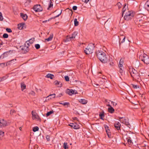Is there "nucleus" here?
<instances>
[{
	"label": "nucleus",
	"instance_id": "f257e3e1",
	"mask_svg": "<svg viewBox=\"0 0 149 149\" xmlns=\"http://www.w3.org/2000/svg\"><path fill=\"white\" fill-rule=\"evenodd\" d=\"M96 55L100 61L103 63H106L109 59L105 53L101 50H98L96 52Z\"/></svg>",
	"mask_w": 149,
	"mask_h": 149
},
{
	"label": "nucleus",
	"instance_id": "f03ea898",
	"mask_svg": "<svg viewBox=\"0 0 149 149\" xmlns=\"http://www.w3.org/2000/svg\"><path fill=\"white\" fill-rule=\"evenodd\" d=\"M131 76L133 78V80L139 81L141 80L140 73L134 68L130 69Z\"/></svg>",
	"mask_w": 149,
	"mask_h": 149
},
{
	"label": "nucleus",
	"instance_id": "7ed1b4c3",
	"mask_svg": "<svg viewBox=\"0 0 149 149\" xmlns=\"http://www.w3.org/2000/svg\"><path fill=\"white\" fill-rule=\"evenodd\" d=\"M94 47L95 46L92 43L89 44L87 47L84 50L85 53L87 54L92 53Z\"/></svg>",
	"mask_w": 149,
	"mask_h": 149
},
{
	"label": "nucleus",
	"instance_id": "20e7f679",
	"mask_svg": "<svg viewBox=\"0 0 149 149\" xmlns=\"http://www.w3.org/2000/svg\"><path fill=\"white\" fill-rule=\"evenodd\" d=\"M124 18L125 20L128 21L132 19L134 16L132 11H128L125 13Z\"/></svg>",
	"mask_w": 149,
	"mask_h": 149
},
{
	"label": "nucleus",
	"instance_id": "39448f33",
	"mask_svg": "<svg viewBox=\"0 0 149 149\" xmlns=\"http://www.w3.org/2000/svg\"><path fill=\"white\" fill-rule=\"evenodd\" d=\"M139 58L146 64H149V58L147 54L144 53L141 54L139 56Z\"/></svg>",
	"mask_w": 149,
	"mask_h": 149
},
{
	"label": "nucleus",
	"instance_id": "423d86ee",
	"mask_svg": "<svg viewBox=\"0 0 149 149\" xmlns=\"http://www.w3.org/2000/svg\"><path fill=\"white\" fill-rule=\"evenodd\" d=\"M120 122L125 124L129 128H130V124L129 123L128 119L125 117H119Z\"/></svg>",
	"mask_w": 149,
	"mask_h": 149
},
{
	"label": "nucleus",
	"instance_id": "0eeeda50",
	"mask_svg": "<svg viewBox=\"0 0 149 149\" xmlns=\"http://www.w3.org/2000/svg\"><path fill=\"white\" fill-rule=\"evenodd\" d=\"M66 93L70 95H72L74 94H77L78 93L76 90L68 89L66 90Z\"/></svg>",
	"mask_w": 149,
	"mask_h": 149
},
{
	"label": "nucleus",
	"instance_id": "6e6552de",
	"mask_svg": "<svg viewBox=\"0 0 149 149\" xmlns=\"http://www.w3.org/2000/svg\"><path fill=\"white\" fill-rule=\"evenodd\" d=\"M33 9L36 12H40L42 10V8L40 5H35L33 7Z\"/></svg>",
	"mask_w": 149,
	"mask_h": 149
},
{
	"label": "nucleus",
	"instance_id": "1a4fd4ad",
	"mask_svg": "<svg viewBox=\"0 0 149 149\" xmlns=\"http://www.w3.org/2000/svg\"><path fill=\"white\" fill-rule=\"evenodd\" d=\"M32 118L33 119H36L38 120H40V118L38 114H37L36 112H34L33 111L31 112Z\"/></svg>",
	"mask_w": 149,
	"mask_h": 149
},
{
	"label": "nucleus",
	"instance_id": "9d476101",
	"mask_svg": "<svg viewBox=\"0 0 149 149\" xmlns=\"http://www.w3.org/2000/svg\"><path fill=\"white\" fill-rule=\"evenodd\" d=\"M7 125V122L6 121L3 119H0V127H3Z\"/></svg>",
	"mask_w": 149,
	"mask_h": 149
},
{
	"label": "nucleus",
	"instance_id": "9b49d317",
	"mask_svg": "<svg viewBox=\"0 0 149 149\" xmlns=\"http://www.w3.org/2000/svg\"><path fill=\"white\" fill-rule=\"evenodd\" d=\"M69 125L75 129H78L80 128L79 125L76 123H70Z\"/></svg>",
	"mask_w": 149,
	"mask_h": 149
},
{
	"label": "nucleus",
	"instance_id": "f8f14e48",
	"mask_svg": "<svg viewBox=\"0 0 149 149\" xmlns=\"http://www.w3.org/2000/svg\"><path fill=\"white\" fill-rule=\"evenodd\" d=\"M16 59H14L13 60H11L9 61L6 63V66L9 65H11L14 64L16 63Z\"/></svg>",
	"mask_w": 149,
	"mask_h": 149
},
{
	"label": "nucleus",
	"instance_id": "ddd939ff",
	"mask_svg": "<svg viewBox=\"0 0 149 149\" xmlns=\"http://www.w3.org/2000/svg\"><path fill=\"white\" fill-rule=\"evenodd\" d=\"M8 53L7 52L3 53L0 56V59H3L7 57L8 56Z\"/></svg>",
	"mask_w": 149,
	"mask_h": 149
},
{
	"label": "nucleus",
	"instance_id": "4468645a",
	"mask_svg": "<svg viewBox=\"0 0 149 149\" xmlns=\"http://www.w3.org/2000/svg\"><path fill=\"white\" fill-rule=\"evenodd\" d=\"M114 127L116 129L118 130L120 129L121 125L119 122H116L114 125Z\"/></svg>",
	"mask_w": 149,
	"mask_h": 149
},
{
	"label": "nucleus",
	"instance_id": "2eb2a0df",
	"mask_svg": "<svg viewBox=\"0 0 149 149\" xmlns=\"http://www.w3.org/2000/svg\"><path fill=\"white\" fill-rule=\"evenodd\" d=\"M77 32H74L72 34L71 36H69L68 37L69 38L70 40H72V39H73L75 38L76 36L77 35Z\"/></svg>",
	"mask_w": 149,
	"mask_h": 149
},
{
	"label": "nucleus",
	"instance_id": "dca6fc26",
	"mask_svg": "<svg viewBox=\"0 0 149 149\" xmlns=\"http://www.w3.org/2000/svg\"><path fill=\"white\" fill-rule=\"evenodd\" d=\"M21 17L24 19V20H26L28 18L27 15L25 14L22 13H20Z\"/></svg>",
	"mask_w": 149,
	"mask_h": 149
},
{
	"label": "nucleus",
	"instance_id": "f3484780",
	"mask_svg": "<svg viewBox=\"0 0 149 149\" xmlns=\"http://www.w3.org/2000/svg\"><path fill=\"white\" fill-rule=\"evenodd\" d=\"M54 84L58 87H61L62 86V83L57 80L54 81Z\"/></svg>",
	"mask_w": 149,
	"mask_h": 149
},
{
	"label": "nucleus",
	"instance_id": "a211bd4d",
	"mask_svg": "<svg viewBox=\"0 0 149 149\" xmlns=\"http://www.w3.org/2000/svg\"><path fill=\"white\" fill-rule=\"evenodd\" d=\"M124 62H123V60L121 58L120 59L119 63V64L118 65V67L120 68H123V63Z\"/></svg>",
	"mask_w": 149,
	"mask_h": 149
},
{
	"label": "nucleus",
	"instance_id": "6ab92c4d",
	"mask_svg": "<svg viewBox=\"0 0 149 149\" xmlns=\"http://www.w3.org/2000/svg\"><path fill=\"white\" fill-rule=\"evenodd\" d=\"M79 101L82 104H86L88 102L87 100L85 99H80L79 100Z\"/></svg>",
	"mask_w": 149,
	"mask_h": 149
},
{
	"label": "nucleus",
	"instance_id": "aec40b11",
	"mask_svg": "<svg viewBox=\"0 0 149 149\" xmlns=\"http://www.w3.org/2000/svg\"><path fill=\"white\" fill-rule=\"evenodd\" d=\"M119 68V73L118 74L120 75L123 76L124 74V71L123 70L122 68Z\"/></svg>",
	"mask_w": 149,
	"mask_h": 149
},
{
	"label": "nucleus",
	"instance_id": "412c9836",
	"mask_svg": "<svg viewBox=\"0 0 149 149\" xmlns=\"http://www.w3.org/2000/svg\"><path fill=\"white\" fill-rule=\"evenodd\" d=\"M126 5H125L124 7L123 8L122 10V16H123V15L128 10V9H127V8L125 7Z\"/></svg>",
	"mask_w": 149,
	"mask_h": 149
},
{
	"label": "nucleus",
	"instance_id": "4be33fe9",
	"mask_svg": "<svg viewBox=\"0 0 149 149\" xmlns=\"http://www.w3.org/2000/svg\"><path fill=\"white\" fill-rule=\"evenodd\" d=\"M46 78H50L51 79H52L54 78V76L53 74H48L45 76Z\"/></svg>",
	"mask_w": 149,
	"mask_h": 149
},
{
	"label": "nucleus",
	"instance_id": "5701e85b",
	"mask_svg": "<svg viewBox=\"0 0 149 149\" xmlns=\"http://www.w3.org/2000/svg\"><path fill=\"white\" fill-rule=\"evenodd\" d=\"M53 4L51 0H50L49 3V6L47 8V9L49 10H51L53 8Z\"/></svg>",
	"mask_w": 149,
	"mask_h": 149
},
{
	"label": "nucleus",
	"instance_id": "b1692460",
	"mask_svg": "<svg viewBox=\"0 0 149 149\" xmlns=\"http://www.w3.org/2000/svg\"><path fill=\"white\" fill-rule=\"evenodd\" d=\"M53 37V34H50L49 37L47 39H45V41H49L51 40H52V38Z\"/></svg>",
	"mask_w": 149,
	"mask_h": 149
},
{
	"label": "nucleus",
	"instance_id": "393cba45",
	"mask_svg": "<svg viewBox=\"0 0 149 149\" xmlns=\"http://www.w3.org/2000/svg\"><path fill=\"white\" fill-rule=\"evenodd\" d=\"M108 111L109 113H113L114 111V109L112 107H111L108 108Z\"/></svg>",
	"mask_w": 149,
	"mask_h": 149
},
{
	"label": "nucleus",
	"instance_id": "a878e982",
	"mask_svg": "<svg viewBox=\"0 0 149 149\" xmlns=\"http://www.w3.org/2000/svg\"><path fill=\"white\" fill-rule=\"evenodd\" d=\"M21 87L22 91H23L26 88V86L25 84L23 83H22L21 84Z\"/></svg>",
	"mask_w": 149,
	"mask_h": 149
},
{
	"label": "nucleus",
	"instance_id": "bb28decb",
	"mask_svg": "<svg viewBox=\"0 0 149 149\" xmlns=\"http://www.w3.org/2000/svg\"><path fill=\"white\" fill-rule=\"evenodd\" d=\"M24 24L23 23H21L18 24V27L19 29L21 30L22 29L23 27Z\"/></svg>",
	"mask_w": 149,
	"mask_h": 149
},
{
	"label": "nucleus",
	"instance_id": "cd10ccee",
	"mask_svg": "<svg viewBox=\"0 0 149 149\" xmlns=\"http://www.w3.org/2000/svg\"><path fill=\"white\" fill-rule=\"evenodd\" d=\"M55 94L54 93L52 94H50L48 96L47 98H49L50 99H52L53 98H54L55 97Z\"/></svg>",
	"mask_w": 149,
	"mask_h": 149
},
{
	"label": "nucleus",
	"instance_id": "c85d7f7f",
	"mask_svg": "<svg viewBox=\"0 0 149 149\" xmlns=\"http://www.w3.org/2000/svg\"><path fill=\"white\" fill-rule=\"evenodd\" d=\"M74 25L75 26H77L79 25V22L77 21V19L75 18L74 19Z\"/></svg>",
	"mask_w": 149,
	"mask_h": 149
},
{
	"label": "nucleus",
	"instance_id": "c756f323",
	"mask_svg": "<svg viewBox=\"0 0 149 149\" xmlns=\"http://www.w3.org/2000/svg\"><path fill=\"white\" fill-rule=\"evenodd\" d=\"M62 10H61V13H60V14H58V15L56 16H54V17H52L50 19H49L48 20V21H49L50 20V19H55L57 17H59V15H61V14Z\"/></svg>",
	"mask_w": 149,
	"mask_h": 149
},
{
	"label": "nucleus",
	"instance_id": "7c9ffc66",
	"mask_svg": "<svg viewBox=\"0 0 149 149\" xmlns=\"http://www.w3.org/2000/svg\"><path fill=\"white\" fill-rule=\"evenodd\" d=\"M63 147L65 149H68V148L67 143L65 142L64 143Z\"/></svg>",
	"mask_w": 149,
	"mask_h": 149
},
{
	"label": "nucleus",
	"instance_id": "2f4dec72",
	"mask_svg": "<svg viewBox=\"0 0 149 149\" xmlns=\"http://www.w3.org/2000/svg\"><path fill=\"white\" fill-rule=\"evenodd\" d=\"M106 131L107 134V135L108 136V137L109 138H111V135L110 134V130H106Z\"/></svg>",
	"mask_w": 149,
	"mask_h": 149
},
{
	"label": "nucleus",
	"instance_id": "473e14b6",
	"mask_svg": "<svg viewBox=\"0 0 149 149\" xmlns=\"http://www.w3.org/2000/svg\"><path fill=\"white\" fill-rule=\"evenodd\" d=\"M99 116L100 119H101L102 120H103V117H104V115L103 114V113H100L99 114Z\"/></svg>",
	"mask_w": 149,
	"mask_h": 149
},
{
	"label": "nucleus",
	"instance_id": "72a5a7b5",
	"mask_svg": "<svg viewBox=\"0 0 149 149\" xmlns=\"http://www.w3.org/2000/svg\"><path fill=\"white\" fill-rule=\"evenodd\" d=\"M53 113L54 111L53 110L50 111H49L46 114V116H48Z\"/></svg>",
	"mask_w": 149,
	"mask_h": 149
},
{
	"label": "nucleus",
	"instance_id": "f704fd0d",
	"mask_svg": "<svg viewBox=\"0 0 149 149\" xmlns=\"http://www.w3.org/2000/svg\"><path fill=\"white\" fill-rule=\"evenodd\" d=\"M39 130V128L38 127L36 126L33 127V130L34 132H35L37 131H38Z\"/></svg>",
	"mask_w": 149,
	"mask_h": 149
},
{
	"label": "nucleus",
	"instance_id": "c9c22d12",
	"mask_svg": "<svg viewBox=\"0 0 149 149\" xmlns=\"http://www.w3.org/2000/svg\"><path fill=\"white\" fill-rule=\"evenodd\" d=\"M60 104H63L64 106L68 105L70 103L69 102H65L64 103H60Z\"/></svg>",
	"mask_w": 149,
	"mask_h": 149
},
{
	"label": "nucleus",
	"instance_id": "e433bc0d",
	"mask_svg": "<svg viewBox=\"0 0 149 149\" xmlns=\"http://www.w3.org/2000/svg\"><path fill=\"white\" fill-rule=\"evenodd\" d=\"M4 135V132L0 130V140H1V137L3 136Z\"/></svg>",
	"mask_w": 149,
	"mask_h": 149
},
{
	"label": "nucleus",
	"instance_id": "4c0bfd02",
	"mask_svg": "<svg viewBox=\"0 0 149 149\" xmlns=\"http://www.w3.org/2000/svg\"><path fill=\"white\" fill-rule=\"evenodd\" d=\"M35 46L37 49H39L40 47V45L38 44H36L35 45Z\"/></svg>",
	"mask_w": 149,
	"mask_h": 149
},
{
	"label": "nucleus",
	"instance_id": "58836bf2",
	"mask_svg": "<svg viewBox=\"0 0 149 149\" xmlns=\"http://www.w3.org/2000/svg\"><path fill=\"white\" fill-rule=\"evenodd\" d=\"M3 19V18L2 16V14L1 12H0V20L2 21Z\"/></svg>",
	"mask_w": 149,
	"mask_h": 149
},
{
	"label": "nucleus",
	"instance_id": "ea45409f",
	"mask_svg": "<svg viewBox=\"0 0 149 149\" xmlns=\"http://www.w3.org/2000/svg\"><path fill=\"white\" fill-rule=\"evenodd\" d=\"M35 93L33 91H31L29 93V94L33 96H34L35 95Z\"/></svg>",
	"mask_w": 149,
	"mask_h": 149
},
{
	"label": "nucleus",
	"instance_id": "a19ab883",
	"mask_svg": "<svg viewBox=\"0 0 149 149\" xmlns=\"http://www.w3.org/2000/svg\"><path fill=\"white\" fill-rule=\"evenodd\" d=\"M117 6L118 7V8L119 9L122 7V5L120 2H118L117 4Z\"/></svg>",
	"mask_w": 149,
	"mask_h": 149
},
{
	"label": "nucleus",
	"instance_id": "79ce46f5",
	"mask_svg": "<svg viewBox=\"0 0 149 149\" xmlns=\"http://www.w3.org/2000/svg\"><path fill=\"white\" fill-rule=\"evenodd\" d=\"M3 37L4 38H7L8 37V35L7 33H4L3 35Z\"/></svg>",
	"mask_w": 149,
	"mask_h": 149
},
{
	"label": "nucleus",
	"instance_id": "37998d69",
	"mask_svg": "<svg viewBox=\"0 0 149 149\" xmlns=\"http://www.w3.org/2000/svg\"><path fill=\"white\" fill-rule=\"evenodd\" d=\"M65 79L66 81H68L69 80V78L68 76H65Z\"/></svg>",
	"mask_w": 149,
	"mask_h": 149
},
{
	"label": "nucleus",
	"instance_id": "c03bdc74",
	"mask_svg": "<svg viewBox=\"0 0 149 149\" xmlns=\"http://www.w3.org/2000/svg\"><path fill=\"white\" fill-rule=\"evenodd\" d=\"M15 113V111L13 109H12L10 111V114L11 115H13V113Z\"/></svg>",
	"mask_w": 149,
	"mask_h": 149
},
{
	"label": "nucleus",
	"instance_id": "a18cd8bd",
	"mask_svg": "<svg viewBox=\"0 0 149 149\" xmlns=\"http://www.w3.org/2000/svg\"><path fill=\"white\" fill-rule=\"evenodd\" d=\"M6 31L9 33H11L12 32L11 29L9 28H7L6 29Z\"/></svg>",
	"mask_w": 149,
	"mask_h": 149
},
{
	"label": "nucleus",
	"instance_id": "49530a36",
	"mask_svg": "<svg viewBox=\"0 0 149 149\" xmlns=\"http://www.w3.org/2000/svg\"><path fill=\"white\" fill-rule=\"evenodd\" d=\"M33 40H32V39H30L29 41H28V42H29L30 44H32L33 43Z\"/></svg>",
	"mask_w": 149,
	"mask_h": 149
},
{
	"label": "nucleus",
	"instance_id": "de8ad7c7",
	"mask_svg": "<svg viewBox=\"0 0 149 149\" xmlns=\"http://www.w3.org/2000/svg\"><path fill=\"white\" fill-rule=\"evenodd\" d=\"M132 86L134 88H137L139 87L137 85L135 84H132Z\"/></svg>",
	"mask_w": 149,
	"mask_h": 149
},
{
	"label": "nucleus",
	"instance_id": "09e8293b",
	"mask_svg": "<svg viewBox=\"0 0 149 149\" xmlns=\"http://www.w3.org/2000/svg\"><path fill=\"white\" fill-rule=\"evenodd\" d=\"M47 140L48 141H50V136L49 135H47L46 137Z\"/></svg>",
	"mask_w": 149,
	"mask_h": 149
},
{
	"label": "nucleus",
	"instance_id": "8fccbe9b",
	"mask_svg": "<svg viewBox=\"0 0 149 149\" xmlns=\"http://www.w3.org/2000/svg\"><path fill=\"white\" fill-rule=\"evenodd\" d=\"M111 103L113 104V107L116 106L117 104L116 103L113 101H111Z\"/></svg>",
	"mask_w": 149,
	"mask_h": 149
},
{
	"label": "nucleus",
	"instance_id": "3c124183",
	"mask_svg": "<svg viewBox=\"0 0 149 149\" xmlns=\"http://www.w3.org/2000/svg\"><path fill=\"white\" fill-rule=\"evenodd\" d=\"M29 44H30V43L29 42H28V41H27V42H26V44H25V45H26H26H28V46H26H26H25V47H25H25L28 48V46H29Z\"/></svg>",
	"mask_w": 149,
	"mask_h": 149
},
{
	"label": "nucleus",
	"instance_id": "603ef678",
	"mask_svg": "<svg viewBox=\"0 0 149 149\" xmlns=\"http://www.w3.org/2000/svg\"><path fill=\"white\" fill-rule=\"evenodd\" d=\"M109 65L111 66H113L114 65V63L113 62L111 61L110 62V63H109Z\"/></svg>",
	"mask_w": 149,
	"mask_h": 149
},
{
	"label": "nucleus",
	"instance_id": "864d4df0",
	"mask_svg": "<svg viewBox=\"0 0 149 149\" xmlns=\"http://www.w3.org/2000/svg\"><path fill=\"white\" fill-rule=\"evenodd\" d=\"M77 7L76 6H74L72 7V9L74 10H76L77 9Z\"/></svg>",
	"mask_w": 149,
	"mask_h": 149
},
{
	"label": "nucleus",
	"instance_id": "5fc2aeb1",
	"mask_svg": "<svg viewBox=\"0 0 149 149\" xmlns=\"http://www.w3.org/2000/svg\"><path fill=\"white\" fill-rule=\"evenodd\" d=\"M82 1L86 3L89 1V0H82Z\"/></svg>",
	"mask_w": 149,
	"mask_h": 149
},
{
	"label": "nucleus",
	"instance_id": "6e6d98bb",
	"mask_svg": "<svg viewBox=\"0 0 149 149\" xmlns=\"http://www.w3.org/2000/svg\"><path fill=\"white\" fill-rule=\"evenodd\" d=\"M127 143L128 144H130L131 143V141L130 139H128L127 140Z\"/></svg>",
	"mask_w": 149,
	"mask_h": 149
},
{
	"label": "nucleus",
	"instance_id": "4d7b16f0",
	"mask_svg": "<svg viewBox=\"0 0 149 149\" xmlns=\"http://www.w3.org/2000/svg\"><path fill=\"white\" fill-rule=\"evenodd\" d=\"M125 36H124L123 40H122L121 42L123 43L125 42Z\"/></svg>",
	"mask_w": 149,
	"mask_h": 149
},
{
	"label": "nucleus",
	"instance_id": "13d9d810",
	"mask_svg": "<svg viewBox=\"0 0 149 149\" xmlns=\"http://www.w3.org/2000/svg\"><path fill=\"white\" fill-rule=\"evenodd\" d=\"M4 80L3 78H0V81H3Z\"/></svg>",
	"mask_w": 149,
	"mask_h": 149
},
{
	"label": "nucleus",
	"instance_id": "bf43d9fd",
	"mask_svg": "<svg viewBox=\"0 0 149 149\" xmlns=\"http://www.w3.org/2000/svg\"><path fill=\"white\" fill-rule=\"evenodd\" d=\"M107 106H108V107H112L111 105L109 104H108Z\"/></svg>",
	"mask_w": 149,
	"mask_h": 149
},
{
	"label": "nucleus",
	"instance_id": "052dcab7",
	"mask_svg": "<svg viewBox=\"0 0 149 149\" xmlns=\"http://www.w3.org/2000/svg\"><path fill=\"white\" fill-rule=\"evenodd\" d=\"M47 20H45V21H43L42 22L43 23H45L46 22H47Z\"/></svg>",
	"mask_w": 149,
	"mask_h": 149
},
{
	"label": "nucleus",
	"instance_id": "680f3d73",
	"mask_svg": "<svg viewBox=\"0 0 149 149\" xmlns=\"http://www.w3.org/2000/svg\"><path fill=\"white\" fill-rule=\"evenodd\" d=\"M19 130H22V127H20L19 128Z\"/></svg>",
	"mask_w": 149,
	"mask_h": 149
},
{
	"label": "nucleus",
	"instance_id": "e2e57ef3",
	"mask_svg": "<svg viewBox=\"0 0 149 149\" xmlns=\"http://www.w3.org/2000/svg\"><path fill=\"white\" fill-rule=\"evenodd\" d=\"M62 95V94H60L59 96L60 97Z\"/></svg>",
	"mask_w": 149,
	"mask_h": 149
},
{
	"label": "nucleus",
	"instance_id": "0e129e2a",
	"mask_svg": "<svg viewBox=\"0 0 149 149\" xmlns=\"http://www.w3.org/2000/svg\"><path fill=\"white\" fill-rule=\"evenodd\" d=\"M62 95V94H60L59 96L60 97Z\"/></svg>",
	"mask_w": 149,
	"mask_h": 149
},
{
	"label": "nucleus",
	"instance_id": "69168bd1",
	"mask_svg": "<svg viewBox=\"0 0 149 149\" xmlns=\"http://www.w3.org/2000/svg\"><path fill=\"white\" fill-rule=\"evenodd\" d=\"M1 45H3V43H1V44H0Z\"/></svg>",
	"mask_w": 149,
	"mask_h": 149
},
{
	"label": "nucleus",
	"instance_id": "338daca9",
	"mask_svg": "<svg viewBox=\"0 0 149 149\" xmlns=\"http://www.w3.org/2000/svg\"><path fill=\"white\" fill-rule=\"evenodd\" d=\"M148 7H149V5H148Z\"/></svg>",
	"mask_w": 149,
	"mask_h": 149
}]
</instances>
